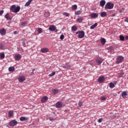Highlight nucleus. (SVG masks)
Returning <instances> with one entry per match:
<instances>
[{"label": "nucleus", "instance_id": "nucleus-59", "mask_svg": "<svg viewBox=\"0 0 128 128\" xmlns=\"http://www.w3.org/2000/svg\"><path fill=\"white\" fill-rule=\"evenodd\" d=\"M34 74V72H32L30 73V74Z\"/></svg>", "mask_w": 128, "mask_h": 128}, {"label": "nucleus", "instance_id": "nucleus-40", "mask_svg": "<svg viewBox=\"0 0 128 128\" xmlns=\"http://www.w3.org/2000/svg\"><path fill=\"white\" fill-rule=\"evenodd\" d=\"M4 45L0 44V50H4Z\"/></svg>", "mask_w": 128, "mask_h": 128}, {"label": "nucleus", "instance_id": "nucleus-10", "mask_svg": "<svg viewBox=\"0 0 128 128\" xmlns=\"http://www.w3.org/2000/svg\"><path fill=\"white\" fill-rule=\"evenodd\" d=\"M56 106L57 108H60L62 106V102H59L56 103Z\"/></svg>", "mask_w": 128, "mask_h": 128}, {"label": "nucleus", "instance_id": "nucleus-31", "mask_svg": "<svg viewBox=\"0 0 128 128\" xmlns=\"http://www.w3.org/2000/svg\"><path fill=\"white\" fill-rule=\"evenodd\" d=\"M26 24H28V22L27 21L24 22L21 24V26L24 27L26 26Z\"/></svg>", "mask_w": 128, "mask_h": 128}, {"label": "nucleus", "instance_id": "nucleus-21", "mask_svg": "<svg viewBox=\"0 0 128 128\" xmlns=\"http://www.w3.org/2000/svg\"><path fill=\"white\" fill-rule=\"evenodd\" d=\"M100 16L101 18H105V16H106V12H101Z\"/></svg>", "mask_w": 128, "mask_h": 128}, {"label": "nucleus", "instance_id": "nucleus-3", "mask_svg": "<svg viewBox=\"0 0 128 128\" xmlns=\"http://www.w3.org/2000/svg\"><path fill=\"white\" fill-rule=\"evenodd\" d=\"M105 80H106V78H104V76H100L98 79V82L100 84H102V82H104Z\"/></svg>", "mask_w": 128, "mask_h": 128}, {"label": "nucleus", "instance_id": "nucleus-53", "mask_svg": "<svg viewBox=\"0 0 128 128\" xmlns=\"http://www.w3.org/2000/svg\"><path fill=\"white\" fill-rule=\"evenodd\" d=\"M124 22H128V18H126L124 20Z\"/></svg>", "mask_w": 128, "mask_h": 128}, {"label": "nucleus", "instance_id": "nucleus-6", "mask_svg": "<svg viewBox=\"0 0 128 128\" xmlns=\"http://www.w3.org/2000/svg\"><path fill=\"white\" fill-rule=\"evenodd\" d=\"M122 60H124V56H119L117 58L116 64H120Z\"/></svg>", "mask_w": 128, "mask_h": 128}, {"label": "nucleus", "instance_id": "nucleus-8", "mask_svg": "<svg viewBox=\"0 0 128 128\" xmlns=\"http://www.w3.org/2000/svg\"><path fill=\"white\" fill-rule=\"evenodd\" d=\"M78 38H84V32L80 30V32L78 34Z\"/></svg>", "mask_w": 128, "mask_h": 128}, {"label": "nucleus", "instance_id": "nucleus-2", "mask_svg": "<svg viewBox=\"0 0 128 128\" xmlns=\"http://www.w3.org/2000/svg\"><path fill=\"white\" fill-rule=\"evenodd\" d=\"M16 124H18V121H16V120H11L9 123L10 126H16Z\"/></svg>", "mask_w": 128, "mask_h": 128}, {"label": "nucleus", "instance_id": "nucleus-57", "mask_svg": "<svg viewBox=\"0 0 128 128\" xmlns=\"http://www.w3.org/2000/svg\"><path fill=\"white\" fill-rule=\"evenodd\" d=\"M34 70H36V69L33 68V69H32V72H34Z\"/></svg>", "mask_w": 128, "mask_h": 128}, {"label": "nucleus", "instance_id": "nucleus-33", "mask_svg": "<svg viewBox=\"0 0 128 128\" xmlns=\"http://www.w3.org/2000/svg\"><path fill=\"white\" fill-rule=\"evenodd\" d=\"M82 14V11L80 10H77L75 12V14L76 16H80Z\"/></svg>", "mask_w": 128, "mask_h": 128}, {"label": "nucleus", "instance_id": "nucleus-26", "mask_svg": "<svg viewBox=\"0 0 128 128\" xmlns=\"http://www.w3.org/2000/svg\"><path fill=\"white\" fill-rule=\"evenodd\" d=\"M33 0H28V2H26L25 4V6H28L30 4L32 3V2Z\"/></svg>", "mask_w": 128, "mask_h": 128}, {"label": "nucleus", "instance_id": "nucleus-42", "mask_svg": "<svg viewBox=\"0 0 128 128\" xmlns=\"http://www.w3.org/2000/svg\"><path fill=\"white\" fill-rule=\"evenodd\" d=\"M82 106V102H79L78 104V107L80 108V106Z\"/></svg>", "mask_w": 128, "mask_h": 128}, {"label": "nucleus", "instance_id": "nucleus-34", "mask_svg": "<svg viewBox=\"0 0 128 128\" xmlns=\"http://www.w3.org/2000/svg\"><path fill=\"white\" fill-rule=\"evenodd\" d=\"M76 8H78V6L76 4H74L72 6V10H76Z\"/></svg>", "mask_w": 128, "mask_h": 128}, {"label": "nucleus", "instance_id": "nucleus-56", "mask_svg": "<svg viewBox=\"0 0 128 128\" xmlns=\"http://www.w3.org/2000/svg\"><path fill=\"white\" fill-rule=\"evenodd\" d=\"M50 120H54V118H50Z\"/></svg>", "mask_w": 128, "mask_h": 128}, {"label": "nucleus", "instance_id": "nucleus-22", "mask_svg": "<svg viewBox=\"0 0 128 128\" xmlns=\"http://www.w3.org/2000/svg\"><path fill=\"white\" fill-rule=\"evenodd\" d=\"M16 8V5L12 6L10 8V12H14Z\"/></svg>", "mask_w": 128, "mask_h": 128}, {"label": "nucleus", "instance_id": "nucleus-25", "mask_svg": "<svg viewBox=\"0 0 128 128\" xmlns=\"http://www.w3.org/2000/svg\"><path fill=\"white\" fill-rule=\"evenodd\" d=\"M100 42H101L102 44V46H104V44L106 42V39L104 38H102Z\"/></svg>", "mask_w": 128, "mask_h": 128}, {"label": "nucleus", "instance_id": "nucleus-32", "mask_svg": "<svg viewBox=\"0 0 128 128\" xmlns=\"http://www.w3.org/2000/svg\"><path fill=\"white\" fill-rule=\"evenodd\" d=\"M50 15V12H46L44 13V16L45 18H48V16Z\"/></svg>", "mask_w": 128, "mask_h": 128}, {"label": "nucleus", "instance_id": "nucleus-52", "mask_svg": "<svg viewBox=\"0 0 128 128\" xmlns=\"http://www.w3.org/2000/svg\"><path fill=\"white\" fill-rule=\"evenodd\" d=\"M18 31H14V34H18Z\"/></svg>", "mask_w": 128, "mask_h": 128}, {"label": "nucleus", "instance_id": "nucleus-1", "mask_svg": "<svg viewBox=\"0 0 128 128\" xmlns=\"http://www.w3.org/2000/svg\"><path fill=\"white\" fill-rule=\"evenodd\" d=\"M114 4L108 2L106 4L104 8L105 10H112V8H114Z\"/></svg>", "mask_w": 128, "mask_h": 128}, {"label": "nucleus", "instance_id": "nucleus-45", "mask_svg": "<svg viewBox=\"0 0 128 128\" xmlns=\"http://www.w3.org/2000/svg\"><path fill=\"white\" fill-rule=\"evenodd\" d=\"M64 16H69L70 14L68 13H66V12L63 13Z\"/></svg>", "mask_w": 128, "mask_h": 128}, {"label": "nucleus", "instance_id": "nucleus-13", "mask_svg": "<svg viewBox=\"0 0 128 128\" xmlns=\"http://www.w3.org/2000/svg\"><path fill=\"white\" fill-rule=\"evenodd\" d=\"M48 100V97L46 96H44L42 98L41 102L42 103H44V102H46V100Z\"/></svg>", "mask_w": 128, "mask_h": 128}, {"label": "nucleus", "instance_id": "nucleus-47", "mask_svg": "<svg viewBox=\"0 0 128 128\" xmlns=\"http://www.w3.org/2000/svg\"><path fill=\"white\" fill-rule=\"evenodd\" d=\"M68 68H66V70H72V66L70 65H68Z\"/></svg>", "mask_w": 128, "mask_h": 128}, {"label": "nucleus", "instance_id": "nucleus-48", "mask_svg": "<svg viewBox=\"0 0 128 128\" xmlns=\"http://www.w3.org/2000/svg\"><path fill=\"white\" fill-rule=\"evenodd\" d=\"M4 10H0V16H2V14H4Z\"/></svg>", "mask_w": 128, "mask_h": 128}, {"label": "nucleus", "instance_id": "nucleus-27", "mask_svg": "<svg viewBox=\"0 0 128 128\" xmlns=\"http://www.w3.org/2000/svg\"><path fill=\"white\" fill-rule=\"evenodd\" d=\"M72 32H76L78 30V27H76V26H74L72 27Z\"/></svg>", "mask_w": 128, "mask_h": 128}, {"label": "nucleus", "instance_id": "nucleus-29", "mask_svg": "<svg viewBox=\"0 0 128 128\" xmlns=\"http://www.w3.org/2000/svg\"><path fill=\"white\" fill-rule=\"evenodd\" d=\"M84 20V18H79L76 19V22H82Z\"/></svg>", "mask_w": 128, "mask_h": 128}, {"label": "nucleus", "instance_id": "nucleus-44", "mask_svg": "<svg viewBox=\"0 0 128 128\" xmlns=\"http://www.w3.org/2000/svg\"><path fill=\"white\" fill-rule=\"evenodd\" d=\"M64 35L62 34V35L60 36V40H64Z\"/></svg>", "mask_w": 128, "mask_h": 128}, {"label": "nucleus", "instance_id": "nucleus-16", "mask_svg": "<svg viewBox=\"0 0 128 128\" xmlns=\"http://www.w3.org/2000/svg\"><path fill=\"white\" fill-rule=\"evenodd\" d=\"M28 120V117L22 116L20 118V122H24V120Z\"/></svg>", "mask_w": 128, "mask_h": 128}, {"label": "nucleus", "instance_id": "nucleus-30", "mask_svg": "<svg viewBox=\"0 0 128 128\" xmlns=\"http://www.w3.org/2000/svg\"><path fill=\"white\" fill-rule=\"evenodd\" d=\"M96 26H98V23H95L92 26H90V30H94Z\"/></svg>", "mask_w": 128, "mask_h": 128}, {"label": "nucleus", "instance_id": "nucleus-15", "mask_svg": "<svg viewBox=\"0 0 128 128\" xmlns=\"http://www.w3.org/2000/svg\"><path fill=\"white\" fill-rule=\"evenodd\" d=\"M124 70H122L118 74V78H122L124 76Z\"/></svg>", "mask_w": 128, "mask_h": 128}, {"label": "nucleus", "instance_id": "nucleus-4", "mask_svg": "<svg viewBox=\"0 0 128 128\" xmlns=\"http://www.w3.org/2000/svg\"><path fill=\"white\" fill-rule=\"evenodd\" d=\"M96 64H98V66H100V64H102V62H104V59L102 58H98L96 60Z\"/></svg>", "mask_w": 128, "mask_h": 128}, {"label": "nucleus", "instance_id": "nucleus-14", "mask_svg": "<svg viewBox=\"0 0 128 128\" xmlns=\"http://www.w3.org/2000/svg\"><path fill=\"white\" fill-rule=\"evenodd\" d=\"M20 6H17L15 8L14 12L16 14V12H20Z\"/></svg>", "mask_w": 128, "mask_h": 128}, {"label": "nucleus", "instance_id": "nucleus-54", "mask_svg": "<svg viewBox=\"0 0 128 128\" xmlns=\"http://www.w3.org/2000/svg\"><path fill=\"white\" fill-rule=\"evenodd\" d=\"M80 31H78V32H76V34H80Z\"/></svg>", "mask_w": 128, "mask_h": 128}, {"label": "nucleus", "instance_id": "nucleus-19", "mask_svg": "<svg viewBox=\"0 0 128 128\" xmlns=\"http://www.w3.org/2000/svg\"><path fill=\"white\" fill-rule=\"evenodd\" d=\"M105 4H106V0H102L100 1V6H102V8H104V6Z\"/></svg>", "mask_w": 128, "mask_h": 128}, {"label": "nucleus", "instance_id": "nucleus-18", "mask_svg": "<svg viewBox=\"0 0 128 128\" xmlns=\"http://www.w3.org/2000/svg\"><path fill=\"white\" fill-rule=\"evenodd\" d=\"M122 96L123 98H126V96H128L126 92V91L123 92L122 94Z\"/></svg>", "mask_w": 128, "mask_h": 128}, {"label": "nucleus", "instance_id": "nucleus-51", "mask_svg": "<svg viewBox=\"0 0 128 128\" xmlns=\"http://www.w3.org/2000/svg\"><path fill=\"white\" fill-rule=\"evenodd\" d=\"M102 122V118H99L98 120V122Z\"/></svg>", "mask_w": 128, "mask_h": 128}, {"label": "nucleus", "instance_id": "nucleus-12", "mask_svg": "<svg viewBox=\"0 0 128 128\" xmlns=\"http://www.w3.org/2000/svg\"><path fill=\"white\" fill-rule=\"evenodd\" d=\"M22 58V56L20 54H18L15 56V60H20Z\"/></svg>", "mask_w": 128, "mask_h": 128}, {"label": "nucleus", "instance_id": "nucleus-7", "mask_svg": "<svg viewBox=\"0 0 128 128\" xmlns=\"http://www.w3.org/2000/svg\"><path fill=\"white\" fill-rule=\"evenodd\" d=\"M18 80L20 82H24L26 80V77L24 76H20L18 78Z\"/></svg>", "mask_w": 128, "mask_h": 128}, {"label": "nucleus", "instance_id": "nucleus-35", "mask_svg": "<svg viewBox=\"0 0 128 128\" xmlns=\"http://www.w3.org/2000/svg\"><path fill=\"white\" fill-rule=\"evenodd\" d=\"M110 88H114V84L112 83V82H110Z\"/></svg>", "mask_w": 128, "mask_h": 128}, {"label": "nucleus", "instance_id": "nucleus-60", "mask_svg": "<svg viewBox=\"0 0 128 128\" xmlns=\"http://www.w3.org/2000/svg\"><path fill=\"white\" fill-rule=\"evenodd\" d=\"M117 94H120V92H118Z\"/></svg>", "mask_w": 128, "mask_h": 128}, {"label": "nucleus", "instance_id": "nucleus-5", "mask_svg": "<svg viewBox=\"0 0 128 128\" xmlns=\"http://www.w3.org/2000/svg\"><path fill=\"white\" fill-rule=\"evenodd\" d=\"M48 30L51 32H54L55 30V32H58V30H56V26H50L48 28Z\"/></svg>", "mask_w": 128, "mask_h": 128}, {"label": "nucleus", "instance_id": "nucleus-61", "mask_svg": "<svg viewBox=\"0 0 128 128\" xmlns=\"http://www.w3.org/2000/svg\"><path fill=\"white\" fill-rule=\"evenodd\" d=\"M113 96H116V94H113Z\"/></svg>", "mask_w": 128, "mask_h": 128}, {"label": "nucleus", "instance_id": "nucleus-11", "mask_svg": "<svg viewBox=\"0 0 128 128\" xmlns=\"http://www.w3.org/2000/svg\"><path fill=\"white\" fill-rule=\"evenodd\" d=\"M6 32V29H4V28H2V30H0V34L1 36H4Z\"/></svg>", "mask_w": 128, "mask_h": 128}, {"label": "nucleus", "instance_id": "nucleus-58", "mask_svg": "<svg viewBox=\"0 0 128 128\" xmlns=\"http://www.w3.org/2000/svg\"><path fill=\"white\" fill-rule=\"evenodd\" d=\"M116 16V14H113L112 16Z\"/></svg>", "mask_w": 128, "mask_h": 128}, {"label": "nucleus", "instance_id": "nucleus-37", "mask_svg": "<svg viewBox=\"0 0 128 128\" xmlns=\"http://www.w3.org/2000/svg\"><path fill=\"white\" fill-rule=\"evenodd\" d=\"M0 58H4V53L2 52L0 54Z\"/></svg>", "mask_w": 128, "mask_h": 128}, {"label": "nucleus", "instance_id": "nucleus-36", "mask_svg": "<svg viewBox=\"0 0 128 128\" xmlns=\"http://www.w3.org/2000/svg\"><path fill=\"white\" fill-rule=\"evenodd\" d=\"M120 40H122V42H124V36L122 35H120Z\"/></svg>", "mask_w": 128, "mask_h": 128}, {"label": "nucleus", "instance_id": "nucleus-43", "mask_svg": "<svg viewBox=\"0 0 128 128\" xmlns=\"http://www.w3.org/2000/svg\"><path fill=\"white\" fill-rule=\"evenodd\" d=\"M100 100H106V96H101Z\"/></svg>", "mask_w": 128, "mask_h": 128}, {"label": "nucleus", "instance_id": "nucleus-39", "mask_svg": "<svg viewBox=\"0 0 128 128\" xmlns=\"http://www.w3.org/2000/svg\"><path fill=\"white\" fill-rule=\"evenodd\" d=\"M68 63H66L64 65L62 66V68H68Z\"/></svg>", "mask_w": 128, "mask_h": 128}, {"label": "nucleus", "instance_id": "nucleus-41", "mask_svg": "<svg viewBox=\"0 0 128 128\" xmlns=\"http://www.w3.org/2000/svg\"><path fill=\"white\" fill-rule=\"evenodd\" d=\"M54 74H56V72H53L49 74V76H54Z\"/></svg>", "mask_w": 128, "mask_h": 128}, {"label": "nucleus", "instance_id": "nucleus-20", "mask_svg": "<svg viewBox=\"0 0 128 128\" xmlns=\"http://www.w3.org/2000/svg\"><path fill=\"white\" fill-rule=\"evenodd\" d=\"M5 18L7 20H11L12 18L11 17H10V15L8 14V13H7L5 16H4Z\"/></svg>", "mask_w": 128, "mask_h": 128}, {"label": "nucleus", "instance_id": "nucleus-24", "mask_svg": "<svg viewBox=\"0 0 128 128\" xmlns=\"http://www.w3.org/2000/svg\"><path fill=\"white\" fill-rule=\"evenodd\" d=\"M8 70L11 72H14L15 70L14 68V66L9 67Z\"/></svg>", "mask_w": 128, "mask_h": 128}, {"label": "nucleus", "instance_id": "nucleus-46", "mask_svg": "<svg viewBox=\"0 0 128 128\" xmlns=\"http://www.w3.org/2000/svg\"><path fill=\"white\" fill-rule=\"evenodd\" d=\"M23 46H24V48H26V41H24L22 42V44Z\"/></svg>", "mask_w": 128, "mask_h": 128}, {"label": "nucleus", "instance_id": "nucleus-9", "mask_svg": "<svg viewBox=\"0 0 128 128\" xmlns=\"http://www.w3.org/2000/svg\"><path fill=\"white\" fill-rule=\"evenodd\" d=\"M90 16L92 18H96L98 16V14L97 13H92L90 14Z\"/></svg>", "mask_w": 128, "mask_h": 128}, {"label": "nucleus", "instance_id": "nucleus-55", "mask_svg": "<svg viewBox=\"0 0 128 128\" xmlns=\"http://www.w3.org/2000/svg\"><path fill=\"white\" fill-rule=\"evenodd\" d=\"M125 40H128V36H125Z\"/></svg>", "mask_w": 128, "mask_h": 128}, {"label": "nucleus", "instance_id": "nucleus-50", "mask_svg": "<svg viewBox=\"0 0 128 128\" xmlns=\"http://www.w3.org/2000/svg\"><path fill=\"white\" fill-rule=\"evenodd\" d=\"M120 14H122V12H124V8H122V10H120Z\"/></svg>", "mask_w": 128, "mask_h": 128}, {"label": "nucleus", "instance_id": "nucleus-49", "mask_svg": "<svg viewBox=\"0 0 128 128\" xmlns=\"http://www.w3.org/2000/svg\"><path fill=\"white\" fill-rule=\"evenodd\" d=\"M108 50H114V47L112 46H110L108 48Z\"/></svg>", "mask_w": 128, "mask_h": 128}, {"label": "nucleus", "instance_id": "nucleus-28", "mask_svg": "<svg viewBox=\"0 0 128 128\" xmlns=\"http://www.w3.org/2000/svg\"><path fill=\"white\" fill-rule=\"evenodd\" d=\"M52 92L54 94H58V89H52Z\"/></svg>", "mask_w": 128, "mask_h": 128}, {"label": "nucleus", "instance_id": "nucleus-38", "mask_svg": "<svg viewBox=\"0 0 128 128\" xmlns=\"http://www.w3.org/2000/svg\"><path fill=\"white\" fill-rule=\"evenodd\" d=\"M38 32L39 34H42V28H38Z\"/></svg>", "mask_w": 128, "mask_h": 128}, {"label": "nucleus", "instance_id": "nucleus-23", "mask_svg": "<svg viewBox=\"0 0 128 128\" xmlns=\"http://www.w3.org/2000/svg\"><path fill=\"white\" fill-rule=\"evenodd\" d=\"M8 114L9 118H12V116H14V111L10 110Z\"/></svg>", "mask_w": 128, "mask_h": 128}, {"label": "nucleus", "instance_id": "nucleus-17", "mask_svg": "<svg viewBox=\"0 0 128 128\" xmlns=\"http://www.w3.org/2000/svg\"><path fill=\"white\" fill-rule=\"evenodd\" d=\"M40 51H41V52H42L43 54L44 52H48V48H42Z\"/></svg>", "mask_w": 128, "mask_h": 128}]
</instances>
